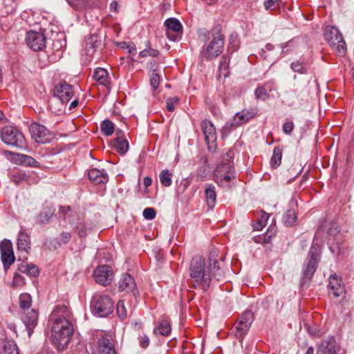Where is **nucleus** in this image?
I'll return each instance as SVG.
<instances>
[{
    "mask_svg": "<svg viewBox=\"0 0 354 354\" xmlns=\"http://www.w3.org/2000/svg\"><path fill=\"white\" fill-rule=\"evenodd\" d=\"M213 252L209 254V266L206 268L205 259L202 257H194L189 266V277L192 284L196 288L206 291L211 286L212 281L223 279L224 273Z\"/></svg>",
    "mask_w": 354,
    "mask_h": 354,
    "instance_id": "f257e3e1",
    "label": "nucleus"
},
{
    "mask_svg": "<svg viewBox=\"0 0 354 354\" xmlns=\"http://www.w3.org/2000/svg\"><path fill=\"white\" fill-rule=\"evenodd\" d=\"M71 313L66 306H57L53 316L55 318L52 327V338L58 349H64L71 341L74 332L73 326L71 322Z\"/></svg>",
    "mask_w": 354,
    "mask_h": 354,
    "instance_id": "f03ea898",
    "label": "nucleus"
},
{
    "mask_svg": "<svg viewBox=\"0 0 354 354\" xmlns=\"http://www.w3.org/2000/svg\"><path fill=\"white\" fill-rule=\"evenodd\" d=\"M223 47L224 37L220 33H216L207 44L203 46L200 52L201 58L213 59L222 53Z\"/></svg>",
    "mask_w": 354,
    "mask_h": 354,
    "instance_id": "7ed1b4c3",
    "label": "nucleus"
},
{
    "mask_svg": "<svg viewBox=\"0 0 354 354\" xmlns=\"http://www.w3.org/2000/svg\"><path fill=\"white\" fill-rule=\"evenodd\" d=\"M1 140L7 145L17 148L26 147V139L23 133L16 127L6 126L0 131Z\"/></svg>",
    "mask_w": 354,
    "mask_h": 354,
    "instance_id": "20e7f679",
    "label": "nucleus"
},
{
    "mask_svg": "<svg viewBox=\"0 0 354 354\" xmlns=\"http://www.w3.org/2000/svg\"><path fill=\"white\" fill-rule=\"evenodd\" d=\"M324 38L337 53L341 55H344L346 53V42L337 28L327 26L324 32Z\"/></svg>",
    "mask_w": 354,
    "mask_h": 354,
    "instance_id": "39448f33",
    "label": "nucleus"
},
{
    "mask_svg": "<svg viewBox=\"0 0 354 354\" xmlns=\"http://www.w3.org/2000/svg\"><path fill=\"white\" fill-rule=\"evenodd\" d=\"M254 321V315L250 310L243 312L232 328V333L235 337L243 340V337L248 333L252 322Z\"/></svg>",
    "mask_w": 354,
    "mask_h": 354,
    "instance_id": "423d86ee",
    "label": "nucleus"
},
{
    "mask_svg": "<svg viewBox=\"0 0 354 354\" xmlns=\"http://www.w3.org/2000/svg\"><path fill=\"white\" fill-rule=\"evenodd\" d=\"M215 181L221 187L229 186L232 179L236 178L233 164L221 162L214 171Z\"/></svg>",
    "mask_w": 354,
    "mask_h": 354,
    "instance_id": "0eeeda50",
    "label": "nucleus"
},
{
    "mask_svg": "<svg viewBox=\"0 0 354 354\" xmlns=\"http://www.w3.org/2000/svg\"><path fill=\"white\" fill-rule=\"evenodd\" d=\"M73 95L74 92L72 86L67 84L66 82H61L54 88V98L50 102V104L52 106L53 103L59 102L61 105L63 106L70 101Z\"/></svg>",
    "mask_w": 354,
    "mask_h": 354,
    "instance_id": "6e6552de",
    "label": "nucleus"
},
{
    "mask_svg": "<svg viewBox=\"0 0 354 354\" xmlns=\"http://www.w3.org/2000/svg\"><path fill=\"white\" fill-rule=\"evenodd\" d=\"M91 308L95 315L104 317L113 313V304L109 297L102 295L92 302Z\"/></svg>",
    "mask_w": 354,
    "mask_h": 354,
    "instance_id": "1a4fd4ad",
    "label": "nucleus"
},
{
    "mask_svg": "<svg viewBox=\"0 0 354 354\" xmlns=\"http://www.w3.org/2000/svg\"><path fill=\"white\" fill-rule=\"evenodd\" d=\"M30 132L32 138L38 143L46 144L50 142L53 138L50 132L46 127L38 123L31 124L30 126Z\"/></svg>",
    "mask_w": 354,
    "mask_h": 354,
    "instance_id": "9d476101",
    "label": "nucleus"
},
{
    "mask_svg": "<svg viewBox=\"0 0 354 354\" xmlns=\"http://www.w3.org/2000/svg\"><path fill=\"white\" fill-rule=\"evenodd\" d=\"M319 253L320 248L319 245L313 244L309 252V254L310 256V259L306 268L303 270L304 278L310 279L314 274L317 268Z\"/></svg>",
    "mask_w": 354,
    "mask_h": 354,
    "instance_id": "9b49d317",
    "label": "nucleus"
},
{
    "mask_svg": "<svg viewBox=\"0 0 354 354\" xmlns=\"http://www.w3.org/2000/svg\"><path fill=\"white\" fill-rule=\"evenodd\" d=\"M26 41L34 51L42 50L46 46V37L41 32L30 30L27 32Z\"/></svg>",
    "mask_w": 354,
    "mask_h": 354,
    "instance_id": "f8f14e48",
    "label": "nucleus"
},
{
    "mask_svg": "<svg viewBox=\"0 0 354 354\" xmlns=\"http://www.w3.org/2000/svg\"><path fill=\"white\" fill-rule=\"evenodd\" d=\"M1 260L3 267H9L15 261L12 243L9 239H3L0 242Z\"/></svg>",
    "mask_w": 354,
    "mask_h": 354,
    "instance_id": "ddd939ff",
    "label": "nucleus"
},
{
    "mask_svg": "<svg viewBox=\"0 0 354 354\" xmlns=\"http://www.w3.org/2000/svg\"><path fill=\"white\" fill-rule=\"evenodd\" d=\"M93 275L97 283L106 286L112 281L113 272L110 266L104 265L97 268Z\"/></svg>",
    "mask_w": 354,
    "mask_h": 354,
    "instance_id": "4468645a",
    "label": "nucleus"
},
{
    "mask_svg": "<svg viewBox=\"0 0 354 354\" xmlns=\"http://www.w3.org/2000/svg\"><path fill=\"white\" fill-rule=\"evenodd\" d=\"M21 320L24 324L26 328L28 331V337L32 334L38 322V313L34 309L30 310L24 311L21 317Z\"/></svg>",
    "mask_w": 354,
    "mask_h": 354,
    "instance_id": "2eb2a0df",
    "label": "nucleus"
},
{
    "mask_svg": "<svg viewBox=\"0 0 354 354\" xmlns=\"http://www.w3.org/2000/svg\"><path fill=\"white\" fill-rule=\"evenodd\" d=\"M339 351V347L335 338L328 337L318 344L316 354H337Z\"/></svg>",
    "mask_w": 354,
    "mask_h": 354,
    "instance_id": "dca6fc26",
    "label": "nucleus"
},
{
    "mask_svg": "<svg viewBox=\"0 0 354 354\" xmlns=\"http://www.w3.org/2000/svg\"><path fill=\"white\" fill-rule=\"evenodd\" d=\"M201 128L205 136L206 144L209 147L214 145L216 140V129L212 122L205 120L201 122Z\"/></svg>",
    "mask_w": 354,
    "mask_h": 354,
    "instance_id": "f3484780",
    "label": "nucleus"
},
{
    "mask_svg": "<svg viewBox=\"0 0 354 354\" xmlns=\"http://www.w3.org/2000/svg\"><path fill=\"white\" fill-rule=\"evenodd\" d=\"M329 287L332 290V294L335 297L342 296L345 293L344 286L341 278L337 274H333L330 277Z\"/></svg>",
    "mask_w": 354,
    "mask_h": 354,
    "instance_id": "a211bd4d",
    "label": "nucleus"
},
{
    "mask_svg": "<svg viewBox=\"0 0 354 354\" xmlns=\"http://www.w3.org/2000/svg\"><path fill=\"white\" fill-rule=\"evenodd\" d=\"M136 287L134 279L129 274H122L119 282V289L121 291L131 292L135 295L137 292Z\"/></svg>",
    "mask_w": 354,
    "mask_h": 354,
    "instance_id": "6ab92c4d",
    "label": "nucleus"
},
{
    "mask_svg": "<svg viewBox=\"0 0 354 354\" xmlns=\"http://www.w3.org/2000/svg\"><path fill=\"white\" fill-rule=\"evenodd\" d=\"M88 176L91 181L95 184H105L109 180V176L105 170L92 168L88 172Z\"/></svg>",
    "mask_w": 354,
    "mask_h": 354,
    "instance_id": "aec40b11",
    "label": "nucleus"
},
{
    "mask_svg": "<svg viewBox=\"0 0 354 354\" xmlns=\"http://www.w3.org/2000/svg\"><path fill=\"white\" fill-rule=\"evenodd\" d=\"M71 239V234L70 232H63L56 239L46 240L44 244L50 250L57 249L62 245L68 243Z\"/></svg>",
    "mask_w": 354,
    "mask_h": 354,
    "instance_id": "412c9836",
    "label": "nucleus"
},
{
    "mask_svg": "<svg viewBox=\"0 0 354 354\" xmlns=\"http://www.w3.org/2000/svg\"><path fill=\"white\" fill-rule=\"evenodd\" d=\"M98 349L101 354H116L113 340L106 337L99 339Z\"/></svg>",
    "mask_w": 354,
    "mask_h": 354,
    "instance_id": "4be33fe9",
    "label": "nucleus"
},
{
    "mask_svg": "<svg viewBox=\"0 0 354 354\" xmlns=\"http://www.w3.org/2000/svg\"><path fill=\"white\" fill-rule=\"evenodd\" d=\"M93 78L99 84L106 87L109 86L111 84L109 73L103 68H97L95 70Z\"/></svg>",
    "mask_w": 354,
    "mask_h": 354,
    "instance_id": "5701e85b",
    "label": "nucleus"
},
{
    "mask_svg": "<svg viewBox=\"0 0 354 354\" xmlns=\"http://www.w3.org/2000/svg\"><path fill=\"white\" fill-rule=\"evenodd\" d=\"M17 249L21 252H28L30 249V239L29 235L24 230L19 232L17 236Z\"/></svg>",
    "mask_w": 354,
    "mask_h": 354,
    "instance_id": "b1692460",
    "label": "nucleus"
},
{
    "mask_svg": "<svg viewBox=\"0 0 354 354\" xmlns=\"http://www.w3.org/2000/svg\"><path fill=\"white\" fill-rule=\"evenodd\" d=\"M254 116L252 111H242L235 114L230 126H239L251 119Z\"/></svg>",
    "mask_w": 354,
    "mask_h": 354,
    "instance_id": "393cba45",
    "label": "nucleus"
},
{
    "mask_svg": "<svg viewBox=\"0 0 354 354\" xmlns=\"http://www.w3.org/2000/svg\"><path fill=\"white\" fill-rule=\"evenodd\" d=\"M205 196L208 206L214 207L216 198L215 187L214 185L208 184L206 185Z\"/></svg>",
    "mask_w": 354,
    "mask_h": 354,
    "instance_id": "a878e982",
    "label": "nucleus"
},
{
    "mask_svg": "<svg viewBox=\"0 0 354 354\" xmlns=\"http://www.w3.org/2000/svg\"><path fill=\"white\" fill-rule=\"evenodd\" d=\"M165 25L169 30H172L178 32H182L183 26L180 21L176 18H169L165 21Z\"/></svg>",
    "mask_w": 354,
    "mask_h": 354,
    "instance_id": "bb28decb",
    "label": "nucleus"
},
{
    "mask_svg": "<svg viewBox=\"0 0 354 354\" xmlns=\"http://www.w3.org/2000/svg\"><path fill=\"white\" fill-rule=\"evenodd\" d=\"M113 146L116 151L122 155L125 154L129 149V143L127 140L120 137L114 140Z\"/></svg>",
    "mask_w": 354,
    "mask_h": 354,
    "instance_id": "cd10ccee",
    "label": "nucleus"
},
{
    "mask_svg": "<svg viewBox=\"0 0 354 354\" xmlns=\"http://www.w3.org/2000/svg\"><path fill=\"white\" fill-rule=\"evenodd\" d=\"M297 216L293 209H288L283 214V223L286 226H292L296 223Z\"/></svg>",
    "mask_w": 354,
    "mask_h": 354,
    "instance_id": "c85d7f7f",
    "label": "nucleus"
},
{
    "mask_svg": "<svg viewBox=\"0 0 354 354\" xmlns=\"http://www.w3.org/2000/svg\"><path fill=\"white\" fill-rule=\"evenodd\" d=\"M171 331V326L169 323L166 320H162L159 325L154 328V333L156 335H162L164 336L168 335Z\"/></svg>",
    "mask_w": 354,
    "mask_h": 354,
    "instance_id": "c756f323",
    "label": "nucleus"
},
{
    "mask_svg": "<svg viewBox=\"0 0 354 354\" xmlns=\"http://www.w3.org/2000/svg\"><path fill=\"white\" fill-rule=\"evenodd\" d=\"M32 298L28 293H22L19 296V306L24 311L30 310L31 306Z\"/></svg>",
    "mask_w": 354,
    "mask_h": 354,
    "instance_id": "7c9ffc66",
    "label": "nucleus"
},
{
    "mask_svg": "<svg viewBox=\"0 0 354 354\" xmlns=\"http://www.w3.org/2000/svg\"><path fill=\"white\" fill-rule=\"evenodd\" d=\"M172 173L168 169H164L160 174V183L165 187H169L172 183Z\"/></svg>",
    "mask_w": 354,
    "mask_h": 354,
    "instance_id": "2f4dec72",
    "label": "nucleus"
},
{
    "mask_svg": "<svg viewBox=\"0 0 354 354\" xmlns=\"http://www.w3.org/2000/svg\"><path fill=\"white\" fill-rule=\"evenodd\" d=\"M54 214V210L51 207H46L44 208L39 214L38 216L39 221L41 223H46L50 221L53 215Z\"/></svg>",
    "mask_w": 354,
    "mask_h": 354,
    "instance_id": "473e14b6",
    "label": "nucleus"
},
{
    "mask_svg": "<svg viewBox=\"0 0 354 354\" xmlns=\"http://www.w3.org/2000/svg\"><path fill=\"white\" fill-rule=\"evenodd\" d=\"M282 151L279 147H275L273 150V155L270 160V165L273 168H277L281 162Z\"/></svg>",
    "mask_w": 354,
    "mask_h": 354,
    "instance_id": "72a5a7b5",
    "label": "nucleus"
},
{
    "mask_svg": "<svg viewBox=\"0 0 354 354\" xmlns=\"http://www.w3.org/2000/svg\"><path fill=\"white\" fill-rule=\"evenodd\" d=\"M100 129L105 136H109L114 131V124L109 120H104L101 123Z\"/></svg>",
    "mask_w": 354,
    "mask_h": 354,
    "instance_id": "f704fd0d",
    "label": "nucleus"
},
{
    "mask_svg": "<svg viewBox=\"0 0 354 354\" xmlns=\"http://www.w3.org/2000/svg\"><path fill=\"white\" fill-rule=\"evenodd\" d=\"M254 96L257 100L266 101L270 97L269 93L264 86H258L254 91Z\"/></svg>",
    "mask_w": 354,
    "mask_h": 354,
    "instance_id": "c9c22d12",
    "label": "nucleus"
},
{
    "mask_svg": "<svg viewBox=\"0 0 354 354\" xmlns=\"http://www.w3.org/2000/svg\"><path fill=\"white\" fill-rule=\"evenodd\" d=\"M3 354H19L17 344L13 342L4 344Z\"/></svg>",
    "mask_w": 354,
    "mask_h": 354,
    "instance_id": "e433bc0d",
    "label": "nucleus"
},
{
    "mask_svg": "<svg viewBox=\"0 0 354 354\" xmlns=\"http://www.w3.org/2000/svg\"><path fill=\"white\" fill-rule=\"evenodd\" d=\"M116 310L121 319H124L127 317V310L123 300H120L118 302Z\"/></svg>",
    "mask_w": 354,
    "mask_h": 354,
    "instance_id": "4c0bfd02",
    "label": "nucleus"
},
{
    "mask_svg": "<svg viewBox=\"0 0 354 354\" xmlns=\"http://www.w3.org/2000/svg\"><path fill=\"white\" fill-rule=\"evenodd\" d=\"M88 230V225L86 223L81 221L75 226V230L80 237H84L87 234Z\"/></svg>",
    "mask_w": 354,
    "mask_h": 354,
    "instance_id": "58836bf2",
    "label": "nucleus"
},
{
    "mask_svg": "<svg viewBox=\"0 0 354 354\" xmlns=\"http://www.w3.org/2000/svg\"><path fill=\"white\" fill-rule=\"evenodd\" d=\"M221 59L219 68L220 74L223 75L224 77H227L228 75L227 68L229 62L227 60V57L225 56H223Z\"/></svg>",
    "mask_w": 354,
    "mask_h": 354,
    "instance_id": "ea45409f",
    "label": "nucleus"
},
{
    "mask_svg": "<svg viewBox=\"0 0 354 354\" xmlns=\"http://www.w3.org/2000/svg\"><path fill=\"white\" fill-rule=\"evenodd\" d=\"M160 84V76L159 75L155 72V70L150 75V85L153 90H156L158 88Z\"/></svg>",
    "mask_w": 354,
    "mask_h": 354,
    "instance_id": "a19ab883",
    "label": "nucleus"
},
{
    "mask_svg": "<svg viewBox=\"0 0 354 354\" xmlns=\"http://www.w3.org/2000/svg\"><path fill=\"white\" fill-rule=\"evenodd\" d=\"M142 215L147 220H153L155 218L156 213L153 208L147 207L143 210Z\"/></svg>",
    "mask_w": 354,
    "mask_h": 354,
    "instance_id": "79ce46f5",
    "label": "nucleus"
},
{
    "mask_svg": "<svg viewBox=\"0 0 354 354\" xmlns=\"http://www.w3.org/2000/svg\"><path fill=\"white\" fill-rule=\"evenodd\" d=\"M158 54L159 52L158 50L149 48V49H145L142 50L140 53V56L142 57H145L149 55L153 57H156L158 55Z\"/></svg>",
    "mask_w": 354,
    "mask_h": 354,
    "instance_id": "37998d69",
    "label": "nucleus"
},
{
    "mask_svg": "<svg viewBox=\"0 0 354 354\" xmlns=\"http://www.w3.org/2000/svg\"><path fill=\"white\" fill-rule=\"evenodd\" d=\"M66 2L74 9L79 10L85 5L86 0H66Z\"/></svg>",
    "mask_w": 354,
    "mask_h": 354,
    "instance_id": "c03bdc74",
    "label": "nucleus"
},
{
    "mask_svg": "<svg viewBox=\"0 0 354 354\" xmlns=\"http://www.w3.org/2000/svg\"><path fill=\"white\" fill-rule=\"evenodd\" d=\"M178 97H169L167 100V109L169 111H173L175 108V104H176L178 102Z\"/></svg>",
    "mask_w": 354,
    "mask_h": 354,
    "instance_id": "a18cd8bd",
    "label": "nucleus"
},
{
    "mask_svg": "<svg viewBox=\"0 0 354 354\" xmlns=\"http://www.w3.org/2000/svg\"><path fill=\"white\" fill-rule=\"evenodd\" d=\"M28 179L26 174L19 172L12 176V181L16 184L19 185L21 182Z\"/></svg>",
    "mask_w": 354,
    "mask_h": 354,
    "instance_id": "49530a36",
    "label": "nucleus"
},
{
    "mask_svg": "<svg viewBox=\"0 0 354 354\" xmlns=\"http://www.w3.org/2000/svg\"><path fill=\"white\" fill-rule=\"evenodd\" d=\"M294 123L292 121H287L283 125V131L286 135H290L294 129Z\"/></svg>",
    "mask_w": 354,
    "mask_h": 354,
    "instance_id": "de8ad7c7",
    "label": "nucleus"
},
{
    "mask_svg": "<svg viewBox=\"0 0 354 354\" xmlns=\"http://www.w3.org/2000/svg\"><path fill=\"white\" fill-rule=\"evenodd\" d=\"M291 68L295 71L299 73H305L306 71L304 70V68L301 62L299 61L294 62L290 65Z\"/></svg>",
    "mask_w": 354,
    "mask_h": 354,
    "instance_id": "09e8293b",
    "label": "nucleus"
},
{
    "mask_svg": "<svg viewBox=\"0 0 354 354\" xmlns=\"http://www.w3.org/2000/svg\"><path fill=\"white\" fill-rule=\"evenodd\" d=\"M138 339H139V344L142 348H146L149 346V338L147 335L143 334L142 335H140L138 337Z\"/></svg>",
    "mask_w": 354,
    "mask_h": 354,
    "instance_id": "8fccbe9b",
    "label": "nucleus"
},
{
    "mask_svg": "<svg viewBox=\"0 0 354 354\" xmlns=\"http://www.w3.org/2000/svg\"><path fill=\"white\" fill-rule=\"evenodd\" d=\"M24 283V278L19 274H15L12 283V287H18Z\"/></svg>",
    "mask_w": 354,
    "mask_h": 354,
    "instance_id": "3c124183",
    "label": "nucleus"
},
{
    "mask_svg": "<svg viewBox=\"0 0 354 354\" xmlns=\"http://www.w3.org/2000/svg\"><path fill=\"white\" fill-rule=\"evenodd\" d=\"M28 268L26 274L32 277L38 275L39 269L37 266H35L34 264H28Z\"/></svg>",
    "mask_w": 354,
    "mask_h": 354,
    "instance_id": "603ef678",
    "label": "nucleus"
},
{
    "mask_svg": "<svg viewBox=\"0 0 354 354\" xmlns=\"http://www.w3.org/2000/svg\"><path fill=\"white\" fill-rule=\"evenodd\" d=\"M122 48L124 49H127L129 53H132L136 51V47L135 44L132 42L126 43L124 42L122 45Z\"/></svg>",
    "mask_w": 354,
    "mask_h": 354,
    "instance_id": "864d4df0",
    "label": "nucleus"
},
{
    "mask_svg": "<svg viewBox=\"0 0 354 354\" xmlns=\"http://www.w3.org/2000/svg\"><path fill=\"white\" fill-rule=\"evenodd\" d=\"M279 1V0H265L264 3H263L265 9L267 10L274 9L276 3Z\"/></svg>",
    "mask_w": 354,
    "mask_h": 354,
    "instance_id": "5fc2aeb1",
    "label": "nucleus"
},
{
    "mask_svg": "<svg viewBox=\"0 0 354 354\" xmlns=\"http://www.w3.org/2000/svg\"><path fill=\"white\" fill-rule=\"evenodd\" d=\"M233 158H234V151L232 150H230L228 152H227L224 156L223 160L222 162H231V164H233Z\"/></svg>",
    "mask_w": 354,
    "mask_h": 354,
    "instance_id": "6e6d98bb",
    "label": "nucleus"
},
{
    "mask_svg": "<svg viewBox=\"0 0 354 354\" xmlns=\"http://www.w3.org/2000/svg\"><path fill=\"white\" fill-rule=\"evenodd\" d=\"M71 212V207L69 206H61L58 214L61 218H65L66 214Z\"/></svg>",
    "mask_w": 354,
    "mask_h": 354,
    "instance_id": "4d7b16f0",
    "label": "nucleus"
},
{
    "mask_svg": "<svg viewBox=\"0 0 354 354\" xmlns=\"http://www.w3.org/2000/svg\"><path fill=\"white\" fill-rule=\"evenodd\" d=\"M329 249L333 254H339L340 253L341 249H340V244L339 243H336L335 245H330L329 246Z\"/></svg>",
    "mask_w": 354,
    "mask_h": 354,
    "instance_id": "13d9d810",
    "label": "nucleus"
},
{
    "mask_svg": "<svg viewBox=\"0 0 354 354\" xmlns=\"http://www.w3.org/2000/svg\"><path fill=\"white\" fill-rule=\"evenodd\" d=\"M268 218H269L268 214H267L266 212H263L262 214L261 219L259 220V222L261 228L266 225Z\"/></svg>",
    "mask_w": 354,
    "mask_h": 354,
    "instance_id": "bf43d9fd",
    "label": "nucleus"
},
{
    "mask_svg": "<svg viewBox=\"0 0 354 354\" xmlns=\"http://www.w3.org/2000/svg\"><path fill=\"white\" fill-rule=\"evenodd\" d=\"M143 183H144V185L145 186V187H149L151 183H152V179L151 177L149 176H146L144 178V180H143Z\"/></svg>",
    "mask_w": 354,
    "mask_h": 354,
    "instance_id": "052dcab7",
    "label": "nucleus"
},
{
    "mask_svg": "<svg viewBox=\"0 0 354 354\" xmlns=\"http://www.w3.org/2000/svg\"><path fill=\"white\" fill-rule=\"evenodd\" d=\"M94 48H95L94 44L92 42L86 41V48L88 50V52H90L91 50L92 52H93L94 51Z\"/></svg>",
    "mask_w": 354,
    "mask_h": 354,
    "instance_id": "680f3d73",
    "label": "nucleus"
},
{
    "mask_svg": "<svg viewBox=\"0 0 354 354\" xmlns=\"http://www.w3.org/2000/svg\"><path fill=\"white\" fill-rule=\"evenodd\" d=\"M28 264L21 263L19 268V271L23 273H27V270H28Z\"/></svg>",
    "mask_w": 354,
    "mask_h": 354,
    "instance_id": "e2e57ef3",
    "label": "nucleus"
},
{
    "mask_svg": "<svg viewBox=\"0 0 354 354\" xmlns=\"http://www.w3.org/2000/svg\"><path fill=\"white\" fill-rule=\"evenodd\" d=\"M26 158L28 160V164L30 165L36 166V165L38 163L35 159H33L31 157L26 156Z\"/></svg>",
    "mask_w": 354,
    "mask_h": 354,
    "instance_id": "0e129e2a",
    "label": "nucleus"
},
{
    "mask_svg": "<svg viewBox=\"0 0 354 354\" xmlns=\"http://www.w3.org/2000/svg\"><path fill=\"white\" fill-rule=\"evenodd\" d=\"M290 42H291V41H289L288 42L282 43V44H279V47L281 48L282 51H283L285 48H286L287 47L289 46Z\"/></svg>",
    "mask_w": 354,
    "mask_h": 354,
    "instance_id": "69168bd1",
    "label": "nucleus"
},
{
    "mask_svg": "<svg viewBox=\"0 0 354 354\" xmlns=\"http://www.w3.org/2000/svg\"><path fill=\"white\" fill-rule=\"evenodd\" d=\"M167 37L169 40L173 41H176V36L171 35L169 31H167Z\"/></svg>",
    "mask_w": 354,
    "mask_h": 354,
    "instance_id": "338daca9",
    "label": "nucleus"
},
{
    "mask_svg": "<svg viewBox=\"0 0 354 354\" xmlns=\"http://www.w3.org/2000/svg\"><path fill=\"white\" fill-rule=\"evenodd\" d=\"M78 104V100H73L71 104H70V106H69V109H75Z\"/></svg>",
    "mask_w": 354,
    "mask_h": 354,
    "instance_id": "774afa93",
    "label": "nucleus"
}]
</instances>
